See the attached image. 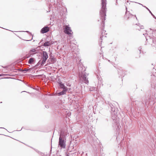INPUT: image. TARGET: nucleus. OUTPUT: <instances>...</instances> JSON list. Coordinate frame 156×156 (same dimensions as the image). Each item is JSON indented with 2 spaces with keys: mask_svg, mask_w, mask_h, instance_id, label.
I'll return each mask as SVG.
<instances>
[{
  "mask_svg": "<svg viewBox=\"0 0 156 156\" xmlns=\"http://www.w3.org/2000/svg\"><path fill=\"white\" fill-rule=\"evenodd\" d=\"M106 0H101V10L100 11V15L101 19V24H103L102 26L101 27V33L100 37L101 42H102V38L104 37V35L105 34V31L104 30L105 22L104 21L105 20V16H106Z\"/></svg>",
  "mask_w": 156,
  "mask_h": 156,
  "instance_id": "f257e3e1",
  "label": "nucleus"
},
{
  "mask_svg": "<svg viewBox=\"0 0 156 156\" xmlns=\"http://www.w3.org/2000/svg\"><path fill=\"white\" fill-rule=\"evenodd\" d=\"M151 85L153 91L151 90L150 94L145 98V106L148 105H152L154 104V100L156 98V79L151 81Z\"/></svg>",
  "mask_w": 156,
  "mask_h": 156,
  "instance_id": "f03ea898",
  "label": "nucleus"
},
{
  "mask_svg": "<svg viewBox=\"0 0 156 156\" xmlns=\"http://www.w3.org/2000/svg\"><path fill=\"white\" fill-rule=\"evenodd\" d=\"M112 106L113 107H112V106H111V107L112 108L111 109V111L112 119H113V121L115 123H116V125H117V122H116L115 121L117 120V118L118 117L119 113L118 112L117 108H115L113 105H112Z\"/></svg>",
  "mask_w": 156,
  "mask_h": 156,
  "instance_id": "7ed1b4c3",
  "label": "nucleus"
},
{
  "mask_svg": "<svg viewBox=\"0 0 156 156\" xmlns=\"http://www.w3.org/2000/svg\"><path fill=\"white\" fill-rule=\"evenodd\" d=\"M66 139H62L61 137H59L58 142V147H60L61 149H65L66 146Z\"/></svg>",
  "mask_w": 156,
  "mask_h": 156,
  "instance_id": "20e7f679",
  "label": "nucleus"
},
{
  "mask_svg": "<svg viewBox=\"0 0 156 156\" xmlns=\"http://www.w3.org/2000/svg\"><path fill=\"white\" fill-rule=\"evenodd\" d=\"M41 55V59L42 61L41 64V66H43L45 63L46 62L48 58V53L46 51H43Z\"/></svg>",
  "mask_w": 156,
  "mask_h": 156,
  "instance_id": "39448f33",
  "label": "nucleus"
},
{
  "mask_svg": "<svg viewBox=\"0 0 156 156\" xmlns=\"http://www.w3.org/2000/svg\"><path fill=\"white\" fill-rule=\"evenodd\" d=\"M85 69L84 71L82 72L80 77L82 79L84 83L86 84H88L89 83V81L88 80V78H87V76L88 75L86 72H84Z\"/></svg>",
  "mask_w": 156,
  "mask_h": 156,
  "instance_id": "423d86ee",
  "label": "nucleus"
},
{
  "mask_svg": "<svg viewBox=\"0 0 156 156\" xmlns=\"http://www.w3.org/2000/svg\"><path fill=\"white\" fill-rule=\"evenodd\" d=\"M38 52V51L37 49V48H32L29 51L28 54H27L26 56L28 58L31 56H33L34 55L37 53Z\"/></svg>",
  "mask_w": 156,
  "mask_h": 156,
  "instance_id": "0eeeda50",
  "label": "nucleus"
},
{
  "mask_svg": "<svg viewBox=\"0 0 156 156\" xmlns=\"http://www.w3.org/2000/svg\"><path fill=\"white\" fill-rule=\"evenodd\" d=\"M135 104L140 111L143 109L144 105L143 102L135 101Z\"/></svg>",
  "mask_w": 156,
  "mask_h": 156,
  "instance_id": "6e6552de",
  "label": "nucleus"
},
{
  "mask_svg": "<svg viewBox=\"0 0 156 156\" xmlns=\"http://www.w3.org/2000/svg\"><path fill=\"white\" fill-rule=\"evenodd\" d=\"M69 25H66L65 26V27L64 28V32L68 35L71 34V32L72 31L71 28L69 27Z\"/></svg>",
  "mask_w": 156,
  "mask_h": 156,
  "instance_id": "1a4fd4ad",
  "label": "nucleus"
},
{
  "mask_svg": "<svg viewBox=\"0 0 156 156\" xmlns=\"http://www.w3.org/2000/svg\"><path fill=\"white\" fill-rule=\"evenodd\" d=\"M49 27H48L47 26H46L41 29V34H44V33L48 32L49 31Z\"/></svg>",
  "mask_w": 156,
  "mask_h": 156,
  "instance_id": "9d476101",
  "label": "nucleus"
},
{
  "mask_svg": "<svg viewBox=\"0 0 156 156\" xmlns=\"http://www.w3.org/2000/svg\"><path fill=\"white\" fill-rule=\"evenodd\" d=\"M52 43L50 41H47L44 42L42 45L44 47H47L50 46Z\"/></svg>",
  "mask_w": 156,
  "mask_h": 156,
  "instance_id": "9b49d317",
  "label": "nucleus"
},
{
  "mask_svg": "<svg viewBox=\"0 0 156 156\" xmlns=\"http://www.w3.org/2000/svg\"><path fill=\"white\" fill-rule=\"evenodd\" d=\"M58 83L59 84V88L60 89H62V88L64 87H65L64 83H62L59 80V79L58 80Z\"/></svg>",
  "mask_w": 156,
  "mask_h": 156,
  "instance_id": "f8f14e48",
  "label": "nucleus"
},
{
  "mask_svg": "<svg viewBox=\"0 0 156 156\" xmlns=\"http://www.w3.org/2000/svg\"><path fill=\"white\" fill-rule=\"evenodd\" d=\"M35 62V58H31L29 59L28 61V63L29 64H32L34 63Z\"/></svg>",
  "mask_w": 156,
  "mask_h": 156,
  "instance_id": "ddd939ff",
  "label": "nucleus"
},
{
  "mask_svg": "<svg viewBox=\"0 0 156 156\" xmlns=\"http://www.w3.org/2000/svg\"><path fill=\"white\" fill-rule=\"evenodd\" d=\"M118 72L119 74L120 75V76H119V77H122L123 76V74L124 73V71H123L122 70H119V71L118 70Z\"/></svg>",
  "mask_w": 156,
  "mask_h": 156,
  "instance_id": "4468645a",
  "label": "nucleus"
},
{
  "mask_svg": "<svg viewBox=\"0 0 156 156\" xmlns=\"http://www.w3.org/2000/svg\"><path fill=\"white\" fill-rule=\"evenodd\" d=\"M32 148H33V149H34L37 153H38L39 154H40L41 155V156H44V153H42V152H41L40 151H38V150H37V149H36L35 148H34L32 147H31Z\"/></svg>",
  "mask_w": 156,
  "mask_h": 156,
  "instance_id": "2eb2a0df",
  "label": "nucleus"
},
{
  "mask_svg": "<svg viewBox=\"0 0 156 156\" xmlns=\"http://www.w3.org/2000/svg\"><path fill=\"white\" fill-rule=\"evenodd\" d=\"M61 137L62 139H66V137L64 133L61 132L59 135V137Z\"/></svg>",
  "mask_w": 156,
  "mask_h": 156,
  "instance_id": "dca6fc26",
  "label": "nucleus"
},
{
  "mask_svg": "<svg viewBox=\"0 0 156 156\" xmlns=\"http://www.w3.org/2000/svg\"><path fill=\"white\" fill-rule=\"evenodd\" d=\"M133 16V15L129 13V16H127V13L126 12L125 16V18H127V19H129L130 18V16Z\"/></svg>",
  "mask_w": 156,
  "mask_h": 156,
  "instance_id": "f3484780",
  "label": "nucleus"
},
{
  "mask_svg": "<svg viewBox=\"0 0 156 156\" xmlns=\"http://www.w3.org/2000/svg\"><path fill=\"white\" fill-rule=\"evenodd\" d=\"M145 8H146L149 12L151 14V15L153 16V17L154 19H156V17L152 13L151 11L149 9L146 7V6H145Z\"/></svg>",
  "mask_w": 156,
  "mask_h": 156,
  "instance_id": "a211bd4d",
  "label": "nucleus"
},
{
  "mask_svg": "<svg viewBox=\"0 0 156 156\" xmlns=\"http://www.w3.org/2000/svg\"><path fill=\"white\" fill-rule=\"evenodd\" d=\"M62 91H63L64 93H66V92H67L68 90V88L66 86L65 87H64L62 88Z\"/></svg>",
  "mask_w": 156,
  "mask_h": 156,
  "instance_id": "6ab92c4d",
  "label": "nucleus"
},
{
  "mask_svg": "<svg viewBox=\"0 0 156 156\" xmlns=\"http://www.w3.org/2000/svg\"><path fill=\"white\" fill-rule=\"evenodd\" d=\"M57 95L58 96H60L62 95H63L66 94V93H64L63 91H62L60 92H59L58 93H57Z\"/></svg>",
  "mask_w": 156,
  "mask_h": 156,
  "instance_id": "aec40b11",
  "label": "nucleus"
},
{
  "mask_svg": "<svg viewBox=\"0 0 156 156\" xmlns=\"http://www.w3.org/2000/svg\"><path fill=\"white\" fill-rule=\"evenodd\" d=\"M51 61L52 63H54L56 61V60L55 58L54 57L52 58H51Z\"/></svg>",
  "mask_w": 156,
  "mask_h": 156,
  "instance_id": "412c9836",
  "label": "nucleus"
},
{
  "mask_svg": "<svg viewBox=\"0 0 156 156\" xmlns=\"http://www.w3.org/2000/svg\"><path fill=\"white\" fill-rule=\"evenodd\" d=\"M30 70V69H24L23 70V73H26L27 72L29 71Z\"/></svg>",
  "mask_w": 156,
  "mask_h": 156,
  "instance_id": "4be33fe9",
  "label": "nucleus"
},
{
  "mask_svg": "<svg viewBox=\"0 0 156 156\" xmlns=\"http://www.w3.org/2000/svg\"><path fill=\"white\" fill-rule=\"evenodd\" d=\"M96 89V87H90V91H93V90H94L95 89Z\"/></svg>",
  "mask_w": 156,
  "mask_h": 156,
  "instance_id": "5701e85b",
  "label": "nucleus"
},
{
  "mask_svg": "<svg viewBox=\"0 0 156 156\" xmlns=\"http://www.w3.org/2000/svg\"><path fill=\"white\" fill-rule=\"evenodd\" d=\"M41 61H41V60L39 61L38 62V63L37 64L36 66H38L39 64H41Z\"/></svg>",
  "mask_w": 156,
  "mask_h": 156,
  "instance_id": "b1692460",
  "label": "nucleus"
},
{
  "mask_svg": "<svg viewBox=\"0 0 156 156\" xmlns=\"http://www.w3.org/2000/svg\"><path fill=\"white\" fill-rule=\"evenodd\" d=\"M56 1V5H60V4L59 3V2H58V0H55Z\"/></svg>",
  "mask_w": 156,
  "mask_h": 156,
  "instance_id": "393cba45",
  "label": "nucleus"
},
{
  "mask_svg": "<svg viewBox=\"0 0 156 156\" xmlns=\"http://www.w3.org/2000/svg\"><path fill=\"white\" fill-rule=\"evenodd\" d=\"M141 49H142V48L141 47H140L139 48V51H140V53L141 52Z\"/></svg>",
  "mask_w": 156,
  "mask_h": 156,
  "instance_id": "a878e982",
  "label": "nucleus"
},
{
  "mask_svg": "<svg viewBox=\"0 0 156 156\" xmlns=\"http://www.w3.org/2000/svg\"><path fill=\"white\" fill-rule=\"evenodd\" d=\"M44 40L43 38H42L41 41L39 43V44H40V43L44 41Z\"/></svg>",
  "mask_w": 156,
  "mask_h": 156,
  "instance_id": "bb28decb",
  "label": "nucleus"
},
{
  "mask_svg": "<svg viewBox=\"0 0 156 156\" xmlns=\"http://www.w3.org/2000/svg\"><path fill=\"white\" fill-rule=\"evenodd\" d=\"M152 68H153V72H154L155 71H156V69H154V67H152Z\"/></svg>",
  "mask_w": 156,
  "mask_h": 156,
  "instance_id": "cd10ccee",
  "label": "nucleus"
},
{
  "mask_svg": "<svg viewBox=\"0 0 156 156\" xmlns=\"http://www.w3.org/2000/svg\"><path fill=\"white\" fill-rule=\"evenodd\" d=\"M146 33H145V34H143V35H144L145 36V34H147V30H146ZM145 36V37H146V40H147V38Z\"/></svg>",
  "mask_w": 156,
  "mask_h": 156,
  "instance_id": "c85d7f7f",
  "label": "nucleus"
},
{
  "mask_svg": "<svg viewBox=\"0 0 156 156\" xmlns=\"http://www.w3.org/2000/svg\"><path fill=\"white\" fill-rule=\"evenodd\" d=\"M27 86H28V87H30V88H33V87H32V86H31L30 85H29V84H27Z\"/></svg>",
  "mask_w": 156,
  "mask_h": 156,
  "instance_id": "c756f323",
  "label": "nucleus"
},
{
  "mask_svg": "<svg viewBox=\"0 0 156 156\" xmlns=\"http://www.w3.org/2000/svg\"><path fill=\"white\" fill-rule=\"evenodd\" d=\"M140 27V28L141 29H143L144 28V26H141Z\"/></svg>",
  "mask_w": 156,
  "mask_h": 156,
  "instance_id": "7c9ffc66",
  "label": "nucleus"
},
{
  "mask_svg": "<svg viewBox=\"0 0 156 156\" xmlns=\"http://www.w3.org/2000/svg\"><path fill=\"white\" fill-rule=\"evenodd\" d=\"M23 32H24V31H23ZM25 32H27V33H29V34H30L31 35H32V34H31L30 33V32H29V31H25Z\"/></svg>",
  "mask_w": 156,
  "mask_h": 156,
  "instance_id": "2f4dec72",
  "label": "nucleus"
},
{
  "mask_svg": "<svg viewBox=\"0 0 156 156\" xmlns=\"http://www.w3.org/2000/svg\"><path fill=\"white\" fill-rule=\"evenodd\" d=\"M45 107L46 108H49V106L48 105H45Z\"/></svg>",
  "mask_w": 156,
  "mask_h": 156,
  "instance_id": "473e14b6",
  "label": "nucleus"
},
{
  "mask_svg": "<svg viewBox=\"0 0 156 156\" xmlns=\"http://www.w3.org/2000/svg\"><path fill=\"white\" fill-rule=\"evenodd\" d=\"M23 69H19V71H21V72H22L23 73Z\"/></svg>",
  "mask_w": 156,
  "mask_h": 156,
  "instance_id": "72a5a7b5",
  "label": "nucleus"
},
{
  "mask_svg": "<svg viewBox=\"0 0 156 156\" xmlns=\"http://www.w3.org/2000/svg\"><path fill=\"white\" fill-rule=\"evenodd\" d=\"M134 17H136V20H138L137 18V17H136V15H134Z\"/></svg>",
  "mask_w": 156,
  "mask_h": 156,
  "instance_id": "f704fd0d",
  "label": "nucleus"
},
{
  "mask_svg": "<svg viewBox=\"0 0 156 156\" xmlns=\"http://www.w3.org/2000/svg\"><path fill=\"white\" fill-rule=\"evenodd\" d=\"M140 5H142L144 7H145V6H144V5H143L142 4H140V3H139Z\"/></svg>",
  "mask_w": 156,
  "mask_h": 156,
  "instance_id": "c9c22d12",
  "label": "nucleus"
},
{
  "mask_svg": "<svg viewBox=\"0 0 156 156\" xmlns=\"http://www.w3.org/2000/svg\"><path fill=\"white\" fill-rule=\"evenodd\" d=\"M140 5H142L144 7H145V6H144V5H143L142 4H140V3H139Z\"/></svg>",
  "mask_w": 156,
  "mask_h": 156,
  "instance_id": "e433bc0d",
  "label": "nucleus"
},
{
  "mask_svg": "<svg viewBox=\"0 0 156 156\" xmlns=\"http://www.w3.org/2000/svg\"><path fill=\"white\" fill-rule=\"evenodd\" d=\"M0 128H3V129H6V130H7V129H5V128H3V127H0Z\"/></svg>",
  "mask_w": 156,
  "mask_h": 156,
  "instance_id": "4c0bfd02",
  "label": "nucleus"
},
{
  "mask_svg": "<svg viewBox=\"0 0 156 156\" xmlns=\"http://www.w3.org/2000/svg\"><path fill=\"white\" fill-rule=\"evenodd\" d=\"M108 86L109 87H111V85L109 84H108Z\"/></svg>",
  "mask_w": 156,
  "mask_h": 156,
  "instance_id": "58836bf2",
  "label": "nucleus"
},
{
  "mask_svg": "<svg viewBox=\"0 0 156 156\" xmlns=\"http://www.w3.org/2000/svg\"><path fill=\"white\" fill-rule=\"evenodd\" d=\"M32 88L34 90H36V89L35 88L33 87V88Z\"/></svg>",
  "mask_w": 156,
  "mask_h": 156,
  "instance_id": "ea45409f",
  "label": "nucleus"
},
{
  "mask_svg": "<svg viewBox=\"0 0 156 156\" xmlns=\"http://www.w3.org/2000/svg\"><path fill=\"white\" fill-rule=\"evenodd\" d=\"M66 156H69V154H66Z\"/></svg>",
  "mask_w": 156,
  "mask_h": 156,
  "instance_id": "a19ab883",
  "label": "nucleus"
},
{
  "mask_svg": "<svg viewBox=\"0 0 156 156\" xmlns=\"http://www.w3.org/2000/svg\"><path fill=\"white\" fill-rule=\"evenodd\" d=\"M83 153H84L82 151L81 154H83Z\"/></svg>",
  "mask_w": 156,
  "mask_h": 156,
  "instance_id": "79ce46f5",
  "label": "nucleus"
},
{
  "mask_svg": "<svg viewBox=\"0 0 156 156\" xmlns=\"http://www.w3.org/2000/svg\"><path fill=\"white\" fill-rule=\"evenodd\" d=\"M140 24H139V23H138V25L139 26H140Z\"/></svg>",
  "mask_w": 156,
  "mask_h": 156,
  "instance_id": "37998d69",
  "label": "nucleus"
},
{
  "mask_svg": "<svg viewBox=\"0 0 156 156\" xmlns=\"http://www.w3.org/2000/svg\"><path fill=\"white\" fill-rule=\"evenodd\" d=\"M23 127H22L21 128V130H20L19 131H20V130H21V129H23Z\"/></svg>",
  "mask_w": 156,
  "mask_h": 156,
  "instance_id": "c03bdc74",
  "label": "nucleus"
},
{
  "mask_svg": "<svg viewBox=\"0 0 156 156\" xmlns=\"http://www.w3.org/2000/svg\"><path fill=\"white\" fill-rule=\"evenodd\" d=\"M117 1H116V3H115L116 5H117Z\"/></svg>",
  "mask_w": 156,
  "mask_h": 156,
  "instance_id": "a18cd8bd",
  "label": "nucleus"
},
{
  "mask_svg": "<svg viewBox=\"0 0 156 156\" xmlns=\"http://www.w3.org/2000/svg\"><path fill=\"white\" fill-rule=\"evenodd\" d=\"M27 92V93H28L29 94H30V92Z\"/></svg>",
  "mask_w": 156,
  "mask_h": 156,
  "instance_id": "49530a36",
  "label": "nucleus"
},
{
  "mask_svg": "<svg viewBox=\"0 0 156 156\" xmlns=\"http://www.w3.org/2000/svg\"><path fill=\"white\" fill-rule=\"evenodd\" d=\"M26 92V91H22L21 92V93L23 92Z\"/></svg>",
  "mask_w": 156,
  "mask_h": 156,
  "instance_id": "de8ad7c7",
  "label": "nucleus"
},
{
  "mask_svg": "<svg viewBox=\"0 0 156 156\" xmlns=\"http://www.w3.org/2000/svg\"><path fill=\"white\" fill-rule=\"evenodd\" d=\"M153 42L154 43V39H153Z\"/></svg>",
  "mask_w": 156,
  "mask_h": 156,
  "instance_id": "09e8293b",
  "label": "nucleus"
},
{
  "mask_svg": "<svg viewBox=\"0 0 156 156\" xmlns=\"http://www.w3.org/2000/svg\"><path fill=\"white\" fill-rule=\"evenodd\" d=\"M54 2H55V1H54Z\"/></svg>",
  "mask_w": 156,
  "mask_h": 156,
  "instance_id": "8fccbe9b",
  "label": "nucleus"
},
{
  "mask_svg": "<svg viewBox=\"0 0 156 156\" xmlns=\"http://www.w3.org/2000/svg\"><path fill=\"white\" fill-rule=\"evenodd\" d=\"M2 76V74H0V76Z\"/></svg>",
  "mask_w": 156,
  "mask_h": 156,
  "instance_id": "3c124183",
  "label": "nucleus"
},
{
  "mask_svg": "<svg viewBox=\"0 0 156 156\" xmlns=\"http://www.w3.org/2000/svg\"><path fill=\"white\" fill-rule=\"evenodd\" d=\"M2 103V102H1L0 103Z\"/></svg>",
  "mask_w": 156,
  "mask_h": 156,
  "instance_id": "603ef678",
  "label": "nucleus"
},
{
  "mask_svg": "<svg viewBox=\"0 0 156 156\" xmlns=\"http://www.w3.org/2000/svg\"><path fill=\"white\" fill-rule=\"evenodd\" d=\"M153 64H152V66H153Z\"/></svg>",
  "mask_w": 156,
  "mask_h": 156,
  "instance_id": "864d4df0",
  "label": "nucleus"
}]
</instances>
